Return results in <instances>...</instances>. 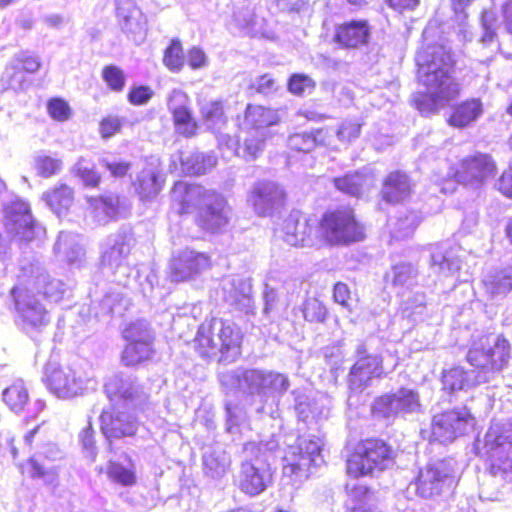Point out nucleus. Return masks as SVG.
Listing matches in <instances>:
<instances>
[{"mask_svg":"<svg viewBox=\"0 0 512 512\" xmlns=\"http://www.w3.org/2000/svg\"><path fill=\"white\" fill-rule=\"evenodd\" d=\"M2 79L9 88L15 91L25 90L30 84L26 73L13 61L6 67Z\"/></svg>","mask_w":512,"mask_h":512,"instance_id":"nucleus-56","label":"nucleus"},{"mask_svg":"<svg viewBox=\"0 0 512 512\" xmlns=\"http://www.w3.org/2000/svg\"><path fill=\"white\" fill-rule=\"evenodd\" d=\"M78 235L70 232H60L56 243L54 244V254L61 260L69 264L79 262L84 254L83 248L79 243Z\"/></svg>","mask_w":512,"mask_h":512,"instance_id":"nucleus-40","label":"nucleus"},{"mask_svg":"<svg viewBox=\"0 0 512 512\" xmlns=\"http://www.w3.org/2000/svg\"><path fill=\"white\" fill-rule=\"evenodd\" d=\"M124 338L129 343L150 344L153 343V333L145 321H137L130 324L123 332Z\"/></svg>","mask_w":512,"mask_h":512,"instance_id":"nucleus-51","label":"nucleus"},{"mask_svg":"<svg viewBox=\"0 0 512 512\" xmlns=\"http://www.w3.org/2000/svg\"><path fill=\"white\" fill-rule=\"evenodd\" d=\"M224 300L245 314L254 313L252 285L249 280L240 277H226L222 281Z\"/></svg>","mask_w":512,"mask_h":512,"instance_id":"nucleus-23","label":"nucleus"},{"mask_svg":"<svg viewBox=\"0 0 512 512\" xmlns=\"http://www.w3.org/2000/svg\"><path fill=\"white\" fill-rule=\"evenodd\" d=\"M33 167L37 175L49 178L60 172L62 161L50 155L39 153L34 157Z\"/></svg>","mask_w":512,"mask_h":512,"instance_id":"nucleus-52","label":"nucleus"},{"mask_svg":"<svg viewBox=\"0 0 512 512\" xmlns=\"http://www.w3.org/2000/svg\"><path fill=\"white\" fill-rule=\"evenodd\" d=\"M485 453L490 460L493 476L512 483V422H493L484 439Z\"/></svg>","mask_w":512,"mask_h":512,"instance_id":"nucleus-7","label":"nucleus"},{"mask_svg":"<svg viewBox=\"0 0 512 512\" xmlns=\"http://www.w3.org/2000/svg\"><path fill=\"white\" fill-rule=\"evenodd\" d=\"M201 115L208 125H215L222 121L223 105L220 101H208L201 106Z\"/></svg>","mask_w":512,"mask_h":512,"instance_id":"nucleus-64","label":"nucleus"},{"mask_svg":"<svg viewBox=\"0 0 512 512\" xmlns=\"http://www.w3.org/2000/svg\"><path fill=\"white\" fill-rule=\"evenodd\" d=\"M283 239L291 246L312 247L320 243L317 227L301 220L297 213L290 214L283 224Z\"/></svg>","mask_w":512,"mask_h":512,"instance_id":"nucleus-22","label":"nucleus"},{"mask_svg":"<svg viewBox=\"0 0 512 512\" xmlns=\"http://www.w3.org/2000/svg\"><path fill=\"white\" fill-rule=\"evenodd\" d=\"M323 440L319 437H300L288 446L282 457L283 485L299 488L311 475V468L323 462Z\"/></svg>","mask_w":512,"mask_h":512,"instance_id":"nucleus-3","label":"nucleus"},{"mask_svg":"<svg viewBox=\"0 0 512 512\" xmlns=\"http://www.w3.org/2000/svg\"><path fill=\"white\" fill-rule=\"evenodd\" d=\"M362 123L357 120H345L335 131L337 138L341 142H351L360 135Z\"/></svg>","mask_w":512,"mask_h":512,"instance_id":"nucleus-62","label":"nucleus"},{"mask_svg":"<svg viewBox=\"0 0 512 512\" xmlns=\"http://www.w3.org/2000/svg\"><path fill=\"white\" fill-rule=\"evenodd\" d=\"M42 456L48 460L55 461L61 457V453L55 445L49 444L45 451L29 458L27 461L28 474L33 479H42L46 485L57 486L59 469L55 465L47 466L41 462Z\"/></svg>","mask_w":512,"mask_h":512,"instance_id":"nucleus-27","label":"nucleus"},{"mask_svg":"<svg viewBox=\"0 0 512 512\" xmlns=\"http://www.w3.org/2000/svg\"><path fill=\"white\" fill-rule=\"evenodd\" d=\"M101 430L106 438H122L135 435L139 423L128 412L113 409L104 410L100 416Z\"/></svg>","mask_w":512,"mask_h":512,"instance_id":"nucleus-25","label":"nucleus"},{"mask_svg":"<svg viewBox=\"0 0 512 512\" xmlns=\"http://www.w3.org/2000/svg\"><path fill=\"white\" fill-rule=\"evenodd\" d=\"M175 130L184 137L195 135L197 124L190 109L172 115Z\"/></svg>","mask_w":512,"mask_h":512,"instance_id":"nucleus-58","label":"nucleus"},{"mask_svg":"<svg viewBox=\"0 0 512 512\" xmlns=\"http://www.w3.org/2000/svg\"><path fill=\"white\" fill-rule=\"evenodd\" d=\"M91 213L99 223H106L119 214L120 198L109 193L100 197L89 199Z\"/></svg>","mask_w":512,"mask_h":512,"instance_id":"nucleus-42","label":"nucleus"},{"mask_svg":"<svg viewBox=\"0 0 512 512\" xmlns=\"http://www.w3.org/2000/svg\"><path fill=\"white\" fill-rule=\"evenodd\" d=\"M510 344L501 335L486 334L473 340L467 361L477 369L480 382H489L496 373L507 366Z\"/></svg>","mask_w":512,"mask_h":512,"instance_id":"nucleus-5","label":"nucleus"},{"mask_svg":"<svg viewBox=\"0 0 512 512\" xmlns=\"http://www.w3.org/2000/svg\"><path fill=\"white\" fill-rule=\"evenodd\" d=\"M2 396L5 404L16 413L22 411L29 400L27 388L21 379L3 388Z\"/></svg>","mask_w":512,"mask_h":512,"instance_id":"nucleus-46","label":"nucleus"},{"mask_svg":"<svg viewBox=\"0 0 512 512\" xmlns=\"http://www.w3.org/2000/svg\"><path fill=\"white\" fill-rule=\"evenodd\" d=\"M160 172L158 160L155 159L137 174L133 186L142 201H150L160 193L163 185Z\"/></svg>","mask_w":512,"mask_h":512,"instance_id":"nucleus-30","label":"nucleus"},{"mask_svg":"<svg viewBox=\"0 0 512 512\" xmlns=\"http://www.w3.org/2000/svg\"><path fill=\"white\" fill-rule=\"evenodd\" d=\"M420 223V217L416 212H408L397 219L394 224L393 236L402 239L410 236Z\"/></svg>","mask_w":512,"mask_h":512,"instance_id":"nucleus-57","label":"nucleus"},{"mask_svg":"<svg viewBox=\"0 0 512 512\" xmlns=\"http://www.w3.org/2000/svg\"><path fill=\"white\" fill-rule=\"evenodd\" d=\"M63 286L61 281L50 279L49 275L45 273H38L35 278L28 281L26 287L31 288L33 291L37 290L38 293L42 290L43 295L47 299L57 302L64 294Z\"/></svg>","mask_w":512,"mask_h":512,"instance_id":"nucleus-45","label":"nucleus"},{"mask_svg":"<svg viewBox=\"0 0 512 512\" xmlns=\"http://www.w3.org/2000/svg\"><path fill=\"white\" fill-rule=\"evenodd\" d=\"M98 471L105 472L109 480L126 487L133 486L137 480L135 466L131 461L128 465L109 461L105 468L99 467Z\"/></svg>","mask_w":512,"mask_h":512,"instance_id":"nucleus-44","label":"nucleus"},{"mask_svg":"<svg viewBox=\"0 0 512 512\" xmlns=\"http://www.w3.org/2000/svg\"><path fill=\"white\" fill-rule=\"evenodd\" d=\"M411 182L402 172H391L385 179L382 187L383 199L390 203H398L410 196Z\"/></svg>","mask_w":512,"mask_h":512,"instance_id":"nucleus-37","label":"nucleus"},{"mask_svg":"<svg viewBox=\"0 0 512 512\" xmlns=\"http://www.w3.org/2000/svg\"><path fill=\"white\" fill-rule=\"evenodd\" d=\"M331 136L329 129H318L315 132L295 133L289 136L288 146L293 150L308 153L318 145H330Z\"/></svg>","mask_w":512,"mask_h":512,"instance_id":"nucleus-38","label":"nucleus"},{"mask_svg":"<svg viewBox=\"0 0 512 512\" xmlns=\"http://www.w3.org/2000/svg\"><path fill=\"white\" fill-rule=\"evenodd\" d=\"M460 248L435 245L431 252V268L443 277L454 276L461 268Z\"/></svg>","mask_w":512,"mask_h":512,"instance_id":"nucleus-31","label":"nucleus"},{"mask_svg":"<svg viewBox=\"0 0 512 512\" xmlns=\"http://www.w3.org/2000/svg\"><path fill=\"white\" fill-rule=\"evenodd\" d=\"M320 242L330 245H348L365 238V229L352 210L339 209L323 215L317 227Z\"/></svg>","mask_w":512,"mask_h":512,"instance_id":"nucleus-8","label":"nucleus"},{"mask_svg":"<svg viewBox=\"0 0 512 512\" xmlns=\"http://www.w3.org/2000/svg\"><path fill=\"white\" fill-rule=\"evenodd\" d=\"M263 372L261 369H237L222 374L221 382L223 385L236 386L244 393L259 398L261 402Z\"/></svg>","mask_w":512,"mask_h":512,"instance_id":"nucleus-28","label":"nucleus"},{"mask_svg":"<svg viewBox=\"0 0 512 512\" xmlns=\"http://www.w3.org/2000/svg\"><path fill=\"white\" fill-rule=\"evenodd\" d=\"M327 311L321 301L315 298L307 299L303 307V316L309 322H322L326 318Z\"/></svg>","mask_w":512,"mask_h":512,"instance_id":"nucleus-61","label":"nucleus"},{"mask_svg":"<svg viewBox=\"0 0 512 512\" xmlns=\"http://www.w3.org/2000/svg\"><path fill=\"white\" fill-rule=\"evenodd\" d=\"M48 206L57 214H61L73 202V192L67 185H61L44 194Z\"/></svg>","mask_w":512,"mask_h":512,"instance_id":"nucleus-47","label":"nucleus"},{"mask_svg":"<svg viewBox=\"0 0 512 512\" xmlns=\"http://www.w3.org/2000/svg\"><path fill=\"white\" fill-rule=\"evenodd\" d=\"M194 342L202 357L220 353L223 360L232 361L240 354L241 334L232 322L212 318L200 325Z\"/></svg>","mask_w":512,"mask_h":512,"instance_id":"nucleus-4","label":"nucleus"},{"mask_svg":"<svg viewBox=\"0 0 512 512\" xmlns=\"http://www.w3.org/2000/svg\"><path fill=\"white\" fill-rule=\"evenodd\" d=\"M211 266V257L207 253L184 249L171 259L170 278L174 282L193 280Z\"/></svg>","mask_w":512,"mask_h":512,"instance_id":"nucleus-17","label":"nucleus"},{"mask_svg":"<svg viewBox=\"0 0 512 512\" xmlns=\"http://www.w3.org/2000/svg\"><path fill=\"white\" fill-rule=\"evenodd\" d=\"M280 116L277 110L259 105H248L245 110L244 125L255 133H267L266 129L278 124Z\"/></svg>","mask_w":512,"mask_h":512,"instance_id":"nucleus-33","label":"nucleus"},{"mask_svg":"<svg viewBox=\"0 0 512 512\" xmlns=\"http://www.w3.org/2000/svg\"><path fill=\"white\" fill-rule=\"evenodd\" d=\"M442 382L444 389L450 392L468 390L483 383L475 370L466 371L462 367H453L444 372Z\"/></svg>","mask_w":512,"mask_h":512,"instance_id":"nucleus-39","label":"nucleus"},{"mask_svg":"<svg viewBox=\"0 0 512 512\" xmlns=\"http://www.w3.org/2000/svg\"><path fill=\"white\" fill-rule=\"evenodd\" d=\"M391 462V450L386 443L381 440H366L348 457L346 469L348 475L358 478L383 471Z\"/></svg>","mask_w":512,"mask_h":512,"instance_id":"nucleus-11","label":"nucleus"},{"mask_svg":"<svg viewBox=\"0 0 512 512\" xmlns=\"http://www.w3.org/2000/svg\"><path fill=\"white\" fill-rule=\"evenodd\" d=\"M49 390L60 399H71L83 394L89 379L82 371L70 366L49 365L46 372Z\"/></svg>","mask_w":512,"mask_h":512,"instance_id":"nucleus-13","label":"nucleus"},{"mask_svg":"<svg viewBox=\"0 0 512 512\" xmlns=\"http://www.w3.org/2000/svg\"><path fill=\"white\" fill-rule=\"evenodd\" d=\"M167 107L172 115L177 114L190 109V99L184 91L173 89L168 95Z\"/></svg>","mask_w":512,"mask_h":512,"instance_id":"nucleus-63","label":"nucleus"},{"mask_svg":"<svg viewBox=\"0 0 512 512\" xmlns=\"http://www.w3.org/2000/svg\"><path fill=\"white\" fill-rule=\"evenodd\" d=\"M203 464L206 472L211 477H219L225 473L230 465V460L225 453H205Z\"/></svg>","mask_w":512,"mask_h":512,"instance_id":"nucleus-53","label":"nucleus"},{"mask_svg":"<svg viewBox=\"0 0 512 512\" xmlns=\"http://www.w3.org/2000/svg\"><path fill=\"white\" fill-rule=\"evenodd\" d=\"M357 360L351 367L348 383L352 391L360 392L370 385L374 378L383 374L382 359L378 355L367 354L366 348L360 344L356 350Z\"/></svg>","mask_w":512,"mask_h":512,"instance_id":"nucleus-19","label":"nucleus"},{"mask_svg":"<svg viewBox=\"0 0 512 512\" xmlns=\"http://www.w3.org/2000/svg\"><path fill=\"white\" fill-rule=\"evenodd\" d=\"M117 19L121 30L133 41L141 42L146 33V19L133 0L116 4Z\"/></svg>","mask_w":512,"mask_h":512,"instance_id":"nucleus-24","label":"nucleus"},{"mask_svg":"<svg viewBox=\"0 0 512 512\" xmlns=\"http://www.w3.org/2000/svg\"><path fill=\"white\" fill-rule=\"evenodd\" d=\"M375 177L371 173L346 174L334 179L335 187L350 196L360 197L375 186Z\"/></svg>","mask_w":512,"mask_h":512,"instance_id":"nucleus-34","label":"nucleus"},{"mask_svg":"<svg viewBox=\"0 0 512 512\" xmlns=\"http://www.w3.org/2000/svg\"><path fill=\"white\" fill-rule=\"evenodd\" d=\"M208 191L199 185L178 181L172 188L171 198L179 214L189 213L196 208L200 209Z\"/></svg>","mask_w":512,"mask_h":512,"instance_id":"nucleus-29","label":"nucleus"},{"mask_svg":"<svg viewBox=\"0 0 512 512\" xmlns=\"http://www.w3.org/2000/svg\"><path fill=\"white\" fill-rule=\"evenodd\" d=\"M420 409L419 395L416 391L401 388L393 394H386L375 399L373 414L389 418L398 414L414 413Z\"/></svg>","mask_w":512,"mask_h":512,"instance_id":"nucleus-18","label":"nucleus"},{"mask_svg":"<svg viewBox=\"0 0 512 512\" xmlns=\"http://www.w3.org/2000/svg\"><path fill=\"white\" fill-rule=\"evenodd\" d=\"M293 395L295 396V409L303 421L309 419L319 421L328 418L331 400L327 395L316 393L310 396L302 394L298 390L293 391Z\"/></svg>","mask_w":512,"mask_h":512,"instance_id":"nucleus-26","label":"nucleus"},{"mask_svg":"<svg viewBox=\"0 0 512 512\" xmlns=\"http://www.w3.org/2000/svg\"><path fill=\"white\" fill-rule=\"evenodd\" d=\"M483 113V105L479 99H471L457 105L448 119L450 126L465 128L474 123Z\"/></svg>","mask_w":512,"mask_h":512,"instance_id":"nucleus-41","label":"nucleus"},{"mask_svg":"<svg viewBox=\"0 0 512 512\" xmlns=\"http://www.w3.org/2000/svg\"><path fill=\"white\" fill-rule=\"evenodd\" d=\"M12 296L21 329L31 338L37 337L50 323L48 310L31 288L16 286Z\"/></svg>","mask_w":512,"mask_h":512,"instance_id":"nucleus-10","label":"nucleus"},{"mask_svg":"<svg viewBox=\"0 0 512 512\" xmlns=\"http://www.w3.org/2000/svg\"><path fill=\"white\" fill-rule=\"evenodd\" d=\"M153 353L152 345L129 343L126 345L122 353V363L126 366H134L143 361L150 359Z\"/></svg>","mask_w":512,"mask_h":512,"instance_id":"nucleus-50","label":"nucleus"},{"mask_svg":"<svg viewBox=\"0 0 512 512\" xmlns=\"http://www.w3.org/2000/svg\"><path fill=\"white\" fill-rule=\"evenodd\" d=\"M496 170V163L490 155L485 153L468 155L450 169L447 175L455 181H449V186L442 187L441 191L444 193L453 191L455 182L479 188L495 176Z\"/></svg>","mask_w":512,"mask_h":512,"instance_id":"nucleus-9","label":"nucleus"},{"mask_svg":"<svg viewBox=\"0 0 512 512\" xmlns=\"http://www.w3.org/2000/svg\"><path fill=\"white\" fill-rule=\"evenodd\" d=\"M475 425V419L466 408L435 415L432 421V438L440 443L452 442L466 434Z\"/></svg>","mask_w":512,"mask_h":512,"instance_id":"nucleus-15","label":"nucleus"},{"mask_svg":"<svg viewBox=\"0 0 512 512\" xmlns=\"http://www.w3.org/2000/svg\"><path fill=\"white\" fill-rule=\"evenodd\" d=\"M482 284L490 297L506 296L512 290V266L488 271Z\"/></svg>","mask_w":512,"mask_h":512,"instance_id":"nucleus-36","label":"nucleus"},{"mask_svg":"<svg viewBox=\"0 0 512 512\" xmlns=\"http://www.w3.org/2000/svg\"><path fill=\"white\" fill-rule=\"evenodd\" d=\"M102 77L111 90L115 92L123 90L126 78L123 70L119 67L114 65L104 67Z\"/></svg>","mask_w":512,"mask_h":512,"instance_id":"nucleus-60","label":"nucleus"},{"mask_svg":"<svg viewBox=\"0 0 512 512\" xmlns=\"http://www.w3.org/2000/svg\"><path fill=\"white\" fill-rule=\"evenodd\" d=\"M370 29L366 21H351L337 27L335 40L345 47H358L366 44Z\"/></svg>","mask_w":512,"mask_h":512,"instance_id":"nucleus-35","label":"nucleus"},{"mask_svg":"<svg viewBox=\"0 0 512 512\" xmlns=\"http://www.w3.org/2000/svg\"><path fill=\"white\" fill-rule=\"evenodd\" d=\"M3 213L6 232L21 241L29 242L45 233L44 228L33 219L29 205L22 200L6 204Z\"/></svg>","mask_w":512,"mask_h":512,"instance_id":"nucleus-12","label":"nucleus"},{"mask_svg":"<svg viewBox=\"0 0 512 512\" xmlns=\"http://www.w3.org/2000/svg\"><path fill=\"white\" fill-rule=\"evenodd\" d=\"M285 192L282 187L272 181H259L254 184L248 203L254 212L261 217L271 216L284 204Z\"/></svg>","mask_w":512,"mask_h":512,"instance_id":"nucleus-20","label":"nucleus"},{"mask_svg":"<svg viewBox=\"0 0 512 512\" xmlns=\"http://www.w3.org/2000/svg\"><path fill=\"white\" fill-rule=\"evenodd\" d=\"M163 64L171 72H179L183 68L184 56L182 45L179 40H172L170 45L165 49Z\"/></svg>","mask_w":512,"mask_h":512,"instance_id":"nucleus-55","label":"nucleus"},{"mask_svg":"<svg viewBox=\"0 0 512 512\" xmlns=\"http://www.w3.org/2000/svg\"><path fill=\"white\" fill-rule=\"evenodd\" d=\"M131 242L132 238L126 231L109 235L102 245V271L113 277V281L119 285L149 297L158 283L157 274L146 265L131 267L128 264L126 260L131 250Z\"/></svg>","mask_w":512,"mask_h":512,"instance_id":"nucleus-2","label":"nucleus"},{"mask_svg":"<svg viewBox=\"0 0 512 512\" xmlns=\"http://www.w3.org/2000/svg\"><path fill=\"white\" fill-rule=\"evenodd\" d=\"M183 164L188 173L203 175L216 166L217 159L212 154L194 153L189 156Z\"/></svg>","mask_w":512,"mask_h":512,"instance_id":"nucleus-49","label":"nucleus"},{"mask_svg":"<svg viewBox=\"0 0 512 512\" xmlns=\"http://www.w3.org/2000/svg\"><path fill=\"white\" fill-rule=\"evenodd\" d=\"M453 460H440L427 465L419 472L416 480V493L424 498L440 495L446 485H450L455 472Z\"/></svg>","mask_w":512,"mask_h":512,"instance_id":"nucleus-16","label":"nucleus"},{"mask_svg":"<svg viewBox=\"0 0 512 512\" xmlns=\"http://www.w3.org/2000/svg\"><path fill=\"white\" fill-rule=\"evenodd\" d=\"M263 389L261 396L262 406L258 408L259 412H263L265 404L270 403L276 405L280 397L289 389V378L279 372L264 370L263 372Z\"/></svg>","mask_w":512,"mask_h":512,"instance_id":"nucleus-32","label":"nucleus"},{"mask_svg":"<svg viewBox=\"0 0 512 512\" xmlns=\"http://www.w3.org/2000/svg\"><path fill=\"white\" fill-rule=\"evenodd\" d=\"M416 62L419 81L427 93H417L414 103L421 114L430 115L459 95V84L452 76L454 60L444 45H433L420 50Z\"/></svg>","mask_w":512,"mask_h":512,"instance_id":"nucleus-1","label":"nucleus"},{"mask_svg":"<svg viewBox=\"0 0 512 512\" xmlns=\"http://www.w3.org/2000/svg\"><path fill=\"white\" fill-rule=\"evenodd\" d=\"M104 391L109 401L115 406L138 407L148 398L147 393L137 380L123 373L109 376L105 381Z\"/></svg>","mask_w":512,"mask_h":512,"instance_id":"nucleus-14","label":"nucleus"},{"mask_svg":"<svg viewBox=\"0 0 512 512\" xmlns=\"http://www.w3.org/2000/svg\"><path fill=\"white\" fill-rule=\"evenodd\" d=\"M268 133L250 132V135L244 139L243 156L249 159H255L263 151L265 140Z\"/></svg>","mask_w":512,"mask_h":512,"instance_id":"nucleus-59","label":"nucleus"},{"mask_svg":"<svg viewBox=\"0 0 512 512\" xmlns=\"http://www.w3.org/2000/svg\"><path fill=\"white\" fill-rule=\"evenodd\" d=\"M230 219V208L226 199L215 191H208L198 212L199 225L208 231H218Z\"/></svg>","mask_w":512,"mask_h":512,"instance_id":"nucleus-21","label":"nucleus"},{"mask_svg":"<svg viewBox=\"0 0 512 512\" xmlns=\"http://www.w3.org/2000/svg\"><path fill=\"white\" fill-rule=\"evenodd\" d=\"M416 277V270L409 263H400L394 265L385 274V281L391 283L394 287H403L413 283Z\"/></svg>","mask_w":512,"mask_h":512,"instance_id":"nucleus-48","label":"nucleus"},{"mask_svg":"<svg viewBox=\"0 0 512 512\" xmlns=\"http://www.w3.org/2000/svg\"><path fill=\"white\" fill-rule=\"evenodd\" d=\"M237 481L240 490L250 496L259 495L272 482L270 464L262 445L254 442L245 444Z\"/></svg>","mask_w":512,"mask_h":512,"instance_id":"nucleus-6","label":"nucleus"},{"mask_svg":"<svg viewBox=\"0 0 512 512\" xmlns=\"http://www.w3.org/2000/svg\"><path fill=\"white\" fill-rule=\"evenodd\" d=\"M425 310V295L416 293L404 302L402 307V315L403 317L416 322L423 319Z\"/></svg>","mask_w":512,"mask_h":512,"instance_id":"nucleus-54","label":"nucleus"},{"mask_svg":"<svg viewBox=\"0 0 512 512\" xmlns=\"http://www.w3.org/2000/svg\"><path fill=\"white\" fill-rule=\"evenodd\" d=\"M235 22L239 28L253 37L271 38V33L267 30V24L264 18L256 15L251 9L243 8L234 15Z\"/></svg>","mask_w":512,"mask_h":512,"instance_id":"nucleus-43","label":"nucleus"}]
</instances>
